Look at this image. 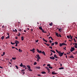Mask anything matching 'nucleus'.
<instances>
[{
    "label": "nucleus",
    "instance_id": "58836bf2",
    "mask_svg": "<svg viewBox=\"0 0 77 77\" xmlns=\"http://www.w3.org/2000/svg\"><path fill=\"white\" fill-rule=\"evenodd\" d=\"M49 68H50L51 69H52L53 68V67H51V66H50L48 67Z\"/></svg>",
    "mask_w": 77,
    "mask_h": 77
},
{
    "label": "nucleus",
    "instance_id": "c756f323",
    "mask_svg": "<svg viewBox=\"0 0 77 77\" xmlns=\"http://www.w3.org/2000/svg\"><path fill=\"white\" fill-rule=\"evenodd\" d=\"M9 35L6 37V39H9Z\"/></svg>",
    "mask_w": 77,
    "mask_h": 77
},
{
    "label": "nucleus",
    "instance_id": "0e129e2a",
    "mask_svg": "<svg viewBox=\"0 0 77 77\" xmlns=\"http://www.w3.org/2000/svg\"><path fill=\"white\" fill-rule=\"evenodd\" d=\"M0 68H1V69H3V67H2V66H0Z\"/></svg>",
    "mask_w": 77,
    "mask_h": 77
},
{
    "label": "nucleus",
    "instance_id": "aec40b11",
    "mask_svg": "<svg viewBox=\"0 0 77 77\" xmlns=\"http://www.w3.org/2000/svg\"><path fill=\"white\" fill-rule=\"evenodd\" d=\"M42 74H46V72H45L43 71L42 72Z\"/></svg>",
    "mask_w": 77,
    "mask_h": 77
},
{
    "label": "nucleus",
    "instance_id": "680f3d73",
    "mask_svg": "<svg viewBox=\"0 0 77 77\" xmlns=\"http://www.w3.org/2000/svg\"><path fill=\"white\" fill-rule=\"evenodd\" d=\"M43 33H47V31H44Z\"/></svg>",
    "mask_w": 77,
    "mask_h": 77
},
{
    "label": "nucleus",
    "instance_id": "37998d69",
    "mask_svg": "<svg viewBox=\"0 0 77 77\" xmlns=\"http://www.w3.org/2000/svg\"><path fill=\"white\" fill-rule=\"evenodd\" d=\"M23 68H26V67L25 65H23Z\"/></svg>",
    "mask_w": 77,
    "mask_h": 77
},
{
    "label": "nucleus",
    "instance_id": "338daca9",
    "mask_svg": "<svg viewBox=\"0 0 77 77\" xmlns=\"http://www.w3.org/2000/svg\"><path fill=\"white\" fill-rule=\"evenodd\" d=\"M7 35H8V36H9V33H7Z\"/></svg>",
    "mask_w": 77,
    "mask_h": 77
},
{
    "label": "nucleus",
    "instance_id": "4468645a",
    "mask_svg": "<svg viewBox=\"0 0 77 77\" xmlns=\"http://www.w3.org/2000/svg\"><path fill=\"white\" fill-rule=\"evenodd\" d=\"M56 51L57 52V53H58L59 54L60 53H61V51H60L59 52V51H57V50H56Z\"/></svg>",
    "mask_w": 77,
    "mask_h": 77
},
{
    "label": "nucleus",
    "instance_id": "8fccbe9b",
    "mask_svg": "<svg viewBox=\"0 0 77 77\" xmlns=\"http://www.w3.org/2000/svg\"><path fill=\"white\" fill-rule=\"evenodd\" d=\"M38 41H39V40H35V42H38Z\"/></svg>",
    "mask_w": 77,
    "mask_h": 77
},
{
    "label": "nucleus",
    "instance_id": "cd10ccee",
    "mask_svg": "<svg viewBox=\"0 0 77 77\" xmlns=\"http://www.w3.org/2000/svg\"><path fill=\"white\" fill-rule=\"evenodd\" d=\"M69 58H74V56H71V57H69Z\"/></svg>",
    "mask_w": 77,
    "mask_h": 77
},
{
    "label": "nucleus",
    "instance_id": "5fc2aeb1",
    "mask_svg": "<svg viewBox=\"0 0 77 77\" xmlns=\"http://www.w3.org/2000/svg\"><path fill=\"white\" fill-rule=\"evenodd\" d=\"M50 38H51L52 40H54V39H53V38L51 37H50Z\"/></svg>",
    "mask_w": 77,
    "mask_h": 77
},
{
    "label": "nucleus",
    "instance_id": "ddd939ff",
    "mask_svg": "<svg viewBox=\"0 0 77 77\" xmlns=\"http://www.w3.org/2000/svg\"><path fill=\"white\" fill-rule=\"evenodd\" d=\"M43 40V41H45V42H47V41L44 38H42Z\"/></svg>",
    "mask_w": 77,
    "mask_h": 77
},
{
    "label": "nucleus",
    "instance_id": "b1692460",
    "mask_svg": "<svg viewBox=\"0 0 77 77\" xmlns=\"http://www.w3.org/2000/svg\"><path fill=\"white\" fill-rule=\"evenodd\" d=\"M19 52H22V51L21 50L20 48L19 49Z\"/></svg>",
    "mask_w": 77,
    "mask_h": 77
},
{
    "label": "nucleus",
    "instance_id": "6e6552de",
    "mask_svg": "<svg viewBox=\"0 0 77 77\" xmlns=\"http://www.w3.org/2000/svg\"><path fill=\"white\" fill-rule=\"evenodd\" d=\"M19 42L17 40H16L15 41V44H19Z\"/></svg>",
    "mask_w": 77,
    "mask_h": 77
},
{
    "label": "nucleus",
    "instance_id": "6ab92c4d",
    "mask_svg": "<svg viewBox=\"0 0 77 77\" xmlns=\"http://www.w3.org/2000/svg\"><path fill=\"white\" fill-rule=\"evenodd\" d=\"M22 41H23L24 40V37L22 36L21 38Z\"/></svg>",
    "mask_w": 77,
    "mask_h": 77
},
{
    "label": "nucleus",
    "instance_id": "2eb2a0df",
    "mask_svg": "<svg viewBox=\"0 0 77 77\" xmlns=\"http://www.w3.org/2000/svg\"><path fill=\"white\" fill-rule=\"evenodd\" d=\"M64 68L63 67H61L60 68H59V69H63Z\"/></svg>",
    "mask_w": 77,
    "mask_h": 77
},
{
    "label": "nucleus",
    "instance_id": "412c9836",
    "mask_svg": "<svg viewBox=\"0 0 77 77\" xmlns=\"http://www.w3.org/2000/svg\"><path fill=\"white\" fill-rule=\"evenodd\" d=\"M4 38H5V37H4V36H3L2 37L1 39L2 40H3V39H4Z\"/></svg>",
    "mask_w": 77,
    "mask_h": 77
},
{
    "label": "nucleus",
    "instance_id": "f03ea898",
    "mask_svg": "<svg viewBox=\"0 0 77 77\" xmlns=\"http://www.w3.org/2000/svg\"><path fill=\"white\" fill-rule=\"evenodd\" d=\"M75 50V48L74 47H71V50H70V52H72L73 51H74Z\"/></svg>",
    "mask_w": 77,
    "mask_h": 77
},
{
    "label": "nucleus",
    "instance_id": "a19ab883",
    "mask_svg": "<svg viewBox=\"0 0 77 77\" xmlns=\"http://www.w3.org/2000/svg\"><path fill=\"white\" fill-rule=\"evenodd\" d=\"M14 32H17V29H15V30H14Z\"/></svg>",
    "mask_w": 77,
    "mask_h": 77
},
{
    "label": "nucleus",
    "instance_id": "bf43d9fd",
    "mask_svg": "<svg viewBox=\"0 0 77 77\" xmlns=\"http://www.w3.org/2000/svg\"><path fill=\"white\" fill-rule=\"evenodd\" d=\"M49 42H50V43H51V42H52V41H51V40H50V41H49Z\"/></svg>",
    "mask_w": 77,
    "mask_h": 77
},
{
    "label": "nucleus",
    "instance_id": "20e7f679",
    "mask_svg": "<svg viewBox=\"0 0 77 77\" xmlns=\"http://www.w3.org/2000/svg\"><path fill=\"white\" fill-rule=\"evenodd\" d=\"M37 51L39 53H42V51H39L38 49H37Z\"/></svg>",
    "mask_w": 77,
    "mask_h": 77
},
{
    "label": "nucleus",
    "instance_id": "7ed1b4c3",
    "mask_svg": "<svg viewBox=\"0 0 77 77\" xmlns=\"http://www.w3.org/2000/svg\"><path fill=\"white\" fill-rule=\"evenodd\" d=\"M35 49L33 48L32 49L30 50V51H32L33 53H35Z\"/></svg>",
    "mask_w": 77,
    "mask_h": 77
},
{
    "label": "nucleus",
    "instance_id": "a211bd4d",
    "mask_svg": "<svg viewBox=\"0 0 77 77\" xmlns=\"http://www.w3.org/2000/svg\"><path fill=\"white\" fill-rule=\"evenodd\" d=\"M20 66H21V67H22L23 66V63H21V64H20Z\"/></svg>",
    "mask_w": 77,
    "mask_h": 77
},
{
    "label": "nucleus",
    "instance_id": "49530a36",
    "mask_svg": "<svg viewBox=\"0 0 77 77\" xmlns=\"http://www.w3.org/2000/svg\"><path fill=\"white\" fill-rule=\"evenodd\" d=\"M59 36H60V37H62V35L60 34H59Z\"/></svg>",
    "mask_w": 77,
    "mask_h": 77
},
{
    "label": "nucleus",
    "instance_id": "7c9ffc66",
    "mask_svg": "<svg viewBox=\"0 0 77 77\" xmlns=\"http://www.w3.org/2000/svg\"><path fill=\"white\" fill-rule=\"evenodd\" d=\"M59 44L60 47H62V43H60Z\"/></svg>",
    "mask_w": 77,
    "mask_h": 77
},
{
    "label": "nucleus",
    "instance_id": "2f4dec72",
    "mask_svg": "<svg viewBox=\"0 0 77 77\" xmlns=\"http://www.w3.org/2000/svg\"><path fill=\"white\" fill-rule=\"evenodd\" d=\"M61 44H62V45H65V43H62Z\"/></svg>",
    "mask_w": 77,
    "mask_h": 77
},
{
    "label": "nucleus",
    "instance_id": "13d9d810",
    "mask_svg": "<svg viewBox=\"0 0 77 77\" xmlns=\"http://www.w3.org/2000/svg\"><path fill=\"white\" fill-rule=\"evenodd\" d=\"M65 48H66V47H65V48H64L63 49L65 50H66V49Z\"/></svg>",
    "mask_w": 77,
    "mask_h": 77
},
{
    "label": "nucleus",
    "instance_id": "a18cd8bd",
    "mask_svg": "<svg viewBox=\"0 0 77 77\" xmlns=\"http://www.w3.org/2000/svg\"><path fill=\"white\" fill-rule=\"evenodd\" d=\"M41 30H42V32H43V33H44V30H43V29H42Z\"/></svg>",
    "mask_w": 77,
    "mask_h": 77
},
{
    "label": "nucleus",
    "instance_id": "a878e982",
    "mask_svg": "<svg viewBox=\"0 0 77 77\" xmlns=\"http://www.w3.org/2000/svg\"><path fill=\"white\" fill-rule=\"evenodd\" d=\"M37 64L36 62H35L34 63V65H36Z\"/></svg>",
    "mask_w": 77,
    "mask_h": 77
},
{
    "label": "nucleus",
    "instance_id": "5701e85b",
    "mask_svg": "<svg viewBox=\"0 0 77 77\" xmlns=\"http://www.w3.org/2000/svg\"><path fill=\"white\" fill-rule=\"evenodd\" d=\"M39 28L40 30H42V26H39Z\"/></svg>",
    "mask_w": 77,
    "mask_h": 77
},
{
    "label": "nucleus",
    "instance_id": "0eeeda50",
    "mask_svg": "<svg viewBox=\"0 0 77 77\" xmlns=\"http://www.w3.org/2000/svg\"><path fill=\"white\" fill-rule=\"evenodd\" d=\"M52 74H53V75H54V74H57V73L55 72H52Z\"/></svg>",
    "mask_w": 77,
    "mask_h": 77
},
{
    "label": "nucleus",
    "instance_id": "4be33fe9",
    "mask_svg": "<svg viewBox=\"0 0 77 77\" xmlns=\"http://www.w3.org/2000/svg\"><path fill=\"white\" fill-rule=\"evenodd\" d=\"M17 30H19V31H20V32H21V31H22V30L19 28Z\"/></svg>",
    "mask_w": 77,
    "mask_h": 77
},
{
    "label": "nucleus",
    "instance_id": "72a5a7b5",
    "mask_svg": "<svg viewBox=\"0 0 77 77\" xmlns=\"http://www.w3.org/2000/svg\"><path fill=\"white\" fill-rule=\"evenodd\" d=\"M36 68L37 69H40V68H40V67H36Z\"/></svg>",
    "mask_w": 77,
    "mask_h": 77
},
{
    "label": "nucleus",
    "instance_id": "603ef678",
    "mask_svg": "<svg viewBox=\"0 0 77 77\" xmlns=\"http://www.w3.org/2000/svg\"><path fill=\"white\" fill-rule=\"evenodd\" d=\"M15 38L16 39H18V37H17V36H16L15 37Z\"/></svg>",
    "mask_w": 77,
    "mask_h": 77
},
{
    "label": "nucleus",
    "instance_id": "f704fd0d",
    "mask_svg": "<svg viewBox=\"0 0 77 77\" xmlns=\"http://www.w3.org/2000/svg\"><path fill=\"white\" fill-rule=\"evenodd\" d=\"M29 71H32V70L31 69H28Z\"/></svg>",
    "mask_w": 77,
    "mask_h": 77
},
{
    "label": "nucleus",
    "instance_id": "4c0bfd02",
    "mask_svg": "<svg viewBox=\"0 0 77 77\" xmlns=\"http://www.w3.org/2000/svg\"><path fill=\"white\" fill-rule=\"evenodd\" d=\"M12 59L13 60H15L16 59V58L12 57Z\"/></svg>",
    "mask_w": 77,
    "mask_h": 77
},
{
    "label": "nucleus",
    "instance_id": "c85d7f7f",
    "mask_svg": "<svg viewBox=\"0 0 77 77\" xmlns=\"http://www.w3.org/2000/svg\"><path fill=\"white\" fill-rule=\"evenodd\" d=\"M62 30V29L59 28L58 29L59 31L60 32H61V30Z\"/></svg>",
    "mask_w": 77,
    "mask_h": 77
},
{
    "label": "nucleus",
    "instance_id": "79ce46f5",
    "mask_svg": "<svg viewBox=\"0 0 77 77\" xmlns=\"http://www.w3.org/2000/svg\"><path fill=\"white\" fill-rule=\"evenodd\" d=\"M15 67H16V68L17 69H18V66H15Z\"/></svg>",
    "mask_w": 77,
    "mask_h": 77
},
{
    "label": "nucleus",
    "instance_id": "f3484780",
    "mask_svg": "<svg viewBox=\"0 0 77 77\" xmlns=\"http://www.w3.org/2000/svg\"><path fill=\"white\" fill-rule=\"evenodd\" d=\"M27 67H28V69H30L31 68H30V66L29 65H28L27 66Z\"/></svg>",
    "mask_w": 77,
    "mask_h": 77
},
{
    "label": "nucleus",
    "instance_id": "9d476101",
    "mask_svg": "<svg viewBox=\"0 0 77 77\" xmlns=\"http://www.w3.org/2000/svg\"><path fill=\"white\" fill-rule=\"evenodd\" d=\"M45 69H47V71H49L50 70V69H49V68H48V66L46 67H45Z\"/></svg>",
    "mask_w": 77,
    "mask_h": 77
},
{
    "label": "nucleus",
    "instance_id": "393cba45",
    "mask_svg": "<svg viewBox=\"0 0 77 77\" xmlns=\"http://www.w3.org/2000/svg\"><path fill=\"white\" fill-rule=\"evenodd\" d=\"M56 35L57 37H59V35H58V33H56Z\"/></svg>",
    "mask_w": 77,
    "mask_h": 77
},
{
    "label": "nucleus",
    "instance_id": "473e14b6",
    "mask_svg": "<svg viewBox=\"0 0 77 77\" xmlns=\"http://www.w3.org/2000/svg\"><path fill=\"white\" fill-rule=\"evenodd\" d=\"M67 37L68 38V39L70 38V37L69 36V35H67Z\"/></svg>",
    "mask_w": 77,
    "mask_h": 77
},
{
    "label": "nucleus",
    "instance_id": "1a4fd4ad",
    "mask_svg": "<svg viewBox=\"0 0 77 77\" xmlns=\"http://www.w3.org/2000/svg\"><path fill=\"white\" fill-rule=\"evenodd\" d=\"M36 56L37 57H38V58L39 59H41V57H39V54H37L36 55Z\"/></svg>",
    "mask_w": 77,
    "mask_h": 77
},
{
    "label": "nucleus",
    "instance_id": "4d7b16f0",
    "mask_svg": "<svg viewBox=\"0 0 77 77\" xmlns=\"http://www.w3.org/2000/svg\"><path fill=\"white\" fill-rule=\"evenodd\" d=\"M20 35H21V34H20V33H19V35H18V36H20Z\"/></svg>",
    "mask_w": 77,
    "mask_h": 77
},
{
    "label": "nucleus",
    "instance_id": "e2e57ef3",
    "mask_svg": "<svg viewBox=\"0 0 77 77\" xmlns=\"http://www.w3.org/2000/svg\"><path fill=\"white\" fill-rule=\"evenodd\" d=\"M12 48H13V49L15 48H15L14 47H13V46L12 47Z\"/></svg>",
    "mask_w": 77,
    "mask_h": 77
},
{
    "label": "nucleus",
    "instance_id": "e433bc0d",
    "mask_svg": "<svg viewBox=\"0 0 77 77\" xmlns=\"http://www.w3.org/2000/svg\"><path fill=\"white\" fill-rule=\"evenodd\" d=\"M11 44H12V45H14V44H15L14 43H12V42H11Z\"/></svg>",
    "mask_w": 77,
    "mask_h": 77
},
{
    "label": "nucleus",
    "instance_id": "69168bd1",
    "mask_svg": "<svg viewBox=\"0 0 77 77\" xmlns=\"http://www.w3.org/2000/svg\"><path fill=\"white\" fill-rule=\"evenodd\" d=\"M39 59H39L38 58H37V61H39Z\"/></svg>",
    "mask_w": 77,
    "mask_h": 77
},
{
    "label": "nucleus",
    "instance_id": "c03bdc74",
    "mask_svg": "<svg viewBox=\"0 0 77 77\" xmlns=\"http://www.w3.org/2000/svg\"><path fill=\"white\" fill-rule=\"evenodd\" d=\"M70 39H72V37L71 36V35H70Z\"/></svg>",
    "mask_w": 77,
    "mask_h": 77
},
{
    "label": "nucleus",
    "instance_id": "c9c22d12",
    "mask_svg": "<svg viewBox=\"0 0 77 77\" xmlns=\"http://www.w3.org/2000/svg\"><path fill=\"white\" fill-rule=\"evenodd\" d=\"M47 66H51V65H50V64H47Z\"/></svg>",
    "mask_w": 77,
    "mask_h": 77
},
{
    "label": "nucleus",
    "instance_id": "ea45409f",
    "mask_svg": "<svg viewBox=\"0 0 77 77\" xmlns=\"http://www.w3.org/2000/svg\"><path fill=\"white\" fill-rule=\"evenodd\" d=\"M51 45H52V46L54 45V43H52L51 44Z\"/></svg>",
    "mask_w": 77,
    "mask_h": 77
},
{
    "label": "nucleus",
    "instance_id": "f257e3e1",
    "mask_svg": "<svg viewBox=\"0 0 77 77\" xmlns=\"http://www.w3.org/2000/svg\"><path fill=\"white\" fill-rule=\"evenodd\" d=\"M64 53V52H63V53H60L59 54V55L60 56V57H62V56H63V53Z\"/></svg>",
    "mask_w": 77,
    "mask_h": 77
},
{
    "label": "nucleus",
    "instance_id": "09e8293b",
    "mask_svg": "<svg viewBox=\"0 0 77 77\" xmlns=\"http://www.w3.org/2000/svg\"><path fill=\"white\" fill-rule=\"evenodd\" d=\"M49 48H51V49H52L53 48H52V47H51V46H49Z\"/></svg>",
    "mask_w": 77,
    "mask_h": 77
},
{
    "label": "nucleus",
    "instance_id": "bb28decb",
    "mask_svg": "<svg viewBox=\"0 0 77 77\" xmlns=\"http://www.w3.org/2000/svg\"><path fill=\"white\" fill-rule=\"evenodd\" d=\"M54 44H56V45H57L58 43L57 42H54Z\"/></svg>",
    "mask_w": 77,
    "mask_h": 77
},
{
    "label": "nucleus",
    "instance_id": "3c124183",
    "mask_svg": "<svg viewBox=\"0 0 77 77\" xmlns=\"http://www.w3.org/2000/svg\"><path fill=\"white\" fill-rule=\"evenodd\" d=\"M52 52L54 53H55V51H53V50L52 51Z\"/></svg>",
    "mask_w": 77,
    "mask_h": 77
},
{
    "label": "nucleus",
    "instance_id": "de8ad7c7",
    "mask_svg": "<svg viewBox=\"0 0 77 77\" xmlns=\"http://www.w3.org/2000/svg\"><path fill=\"white\" fill-rule=\"evenodd\" d=\"M3 55H5V52H4L3 53Z\"/></svg>",
    "mask_w": 77,
    "mask_h": 77
},
{
    "label": "nucleus",
    "instance_id": "9b49d317",
    "mask_svg": "<svg viewBox=\"0 0 77 77\" xmlns=\"http://www.w3.org/2000/svg\"><path fill=\"white\" fill-rule=\"evenodd\" d=\"M54 57H55V58H57V59H58V57H57V55L56 54H55L54 55Z\"/></svg>",
    "mask_w": 77,
    "mask_h": 77
},
{
    "label": "nucleus",
    "instance_id": "423d86ee",
    "mask_svg": "<svg viewBox=\"0 0 77 77\" xmlns=\"http://www.w3.org/2000/svg\"><path fill=\"white\" fill-rule=\"evenodd\" d=\"M75 45L74 46L75 48H77V43H75Z\"/></svg>",
    "mask_w": 77,
    "mask_h": 77
},
{
    "label": "nucleus",
    "instance_id": "864d4df0",
    "mask_svg": "<svg viewBox=\"0 0 77 77\" xmlns=\"http://www.w3.org/2000/svg\"><path fill=\"white\" fill-rule=\"evenodd\" d=\"M15 46L16 47H17V46H18V44L16 43Z\"/></svg>",
    "mask_w": 77,
    "mask_h": 77
},
{
    "label": "nucleus",
    "instance_id": "774afa93",
    "mask_svg": "<svg viewBox=\"0 0 77 77\" xmlns=\"http://www.w3.org/2000/svg\"><path fill=\"white\" fill-rule=\"evenodd\" d=\"M38 76H39V77H40V76H41V75H38Z\"/></svg>",
    "mask_w": 77,
    "mask_h": 77
},
{
    "label": "nucleus",
    "instance_id": "6e6d98bb",
    "mask_svg": "<svg viewBox=\"0 0 77 77\" xmlns=\"http://www.w3.org/2000/svg\"><path fill=\"white\" fill-rule=\"evenodd\" d=\"M46 45H47L48 46H49V45H49V44H46Z\"/></svg>",
    "mask_w": 77,
    "mask_h": 77
},
{
    "label": "nucleus",
    "instance_id": "052dcab7",
    "mask_svg": "<svg viewBox=\"0 0 77 77\" xmlns=\"http://www.w3.org/2000/svg\"><path fill=\"white\" fill-rule=\"evenodd\" d=\"M51 54L50 55V56H51L53 55V53H52V52H51Z\"/></svg>",
    "mask_w": 77,
    "mask_h": 77
},
{
    "label": "nucleus",
    "instance_id": "39448f33",
    "mask_svg": "<svg viewBox=\"0 0 77 77\" xmlns=\"http://www.w3.org/2000/svg\"><path fill=\"white\" fill-rule=\"evenodd\" d=\"M50 59H52V60H54V59H55V58L54 57L52 56V57H50Z\"/></svg>",
    "mask_w": 77,
    "mask_h": 77
},
{
    "label": "nucleus",
    "instance_id": "dca6fc26",
    "mask_svg": "<svg viewBox=\"0 0 77 77\" xmlns=\"http://www.w3.org/2000/svg\"><path fill=\"white\" fill-rule=\"evenodd\" d=\"M49 25L51 26H53V23L51 22L50 23H49Z\"/></svg>",
    "mask_w": 77,
    "mask_h": 77
},
{
    "label": "nucleus",
    "instance_id": "f8f14e48",
    "mask_svg": "<svg viewBox=\"0 0 77 77\" xmlns=\"http://www.w3.org/2000/svg\"><path fill=\"white\" fill-rule=\"evenodd\" d=\"M42 53L45 56V52L44 51H43V52H42Z\"/></svg>",
    "mask_w": 77,
    "mask_h": 77
}]
</instances>
